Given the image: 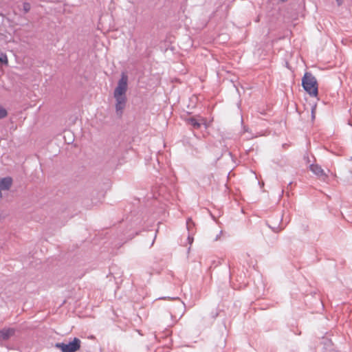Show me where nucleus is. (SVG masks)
Returning <instances> with one entry per match:
<instances>
[{"label": "nucleus", "instance_id": "1", "mask_svg": "<svg viewBox=\"0 0 352 352\" xmlns=\"http://www.w3.org/2000/svg\"><path fill=\"white\" fill-rule=\"evenodd\" d=\"M128 88V76L125 73H122L121 77L118 82V85L113 91V97L116 100V111L117 115L121 116L123 110L126 107L127 98L126 91Z\"/></svg>", "mask_w": 352, "mask_h": 352}, {"label": "nucleus", "instance_id": "2", "mask_svg": "<svg viewBox=\"0 0 352 352\" xmlns=\"http://www.w3.org/2000/svg\"><path fill=\"white\" fill-rule=\"evenodd\" d=\"M302 86L305 91L311 97L318 94V85L316 77L309 72H306L302 78Z\"/></svg>", "mask_w": 352, "mask_h": 352}, {"label": "nucleus", "instance_id": "3", "mask_svg": "<svg viewBox=\"0 0 352 352\" xmlns=\"http://www.w3.org/2000/svg\"><path fill=\"white\" fill-rule=\"evenodd\" d=\"M81 341L78 338H74L68 343L56 342L54 346L61 351V352H76L80 348Z\"/></svg>", "mask_w": 352, "mask_h": 352}, {"label": "nucleus", "instance_id": "4", "mask_svg": "<svg viewBox=\"0 0 352 352\" xmlns=\"http://www.w3.org/2000/svg\"><path fill=\"white\" fill-rule=\"evenodd\" d=\"M129 221L130 222V228L129 230H126L123 234L126 236L127 239H131L135 235L138 234L139 231H138L135 228L141 223V220L139 219V217H137L135 219H133L132 218L129 219V217H127Z\"/></svg>", "mask_w": 352, "mask_h": 352}, {"label": "nucleus", "instance_id": "5", "mask_svg": "<svg viewBox=\"0 0 352 352\" xmlns=\"http://www.w3.org/2000/svg\"><path fill=\"white\" fill-rule=\"evenodd\" d=\"M16 333V329L10 327H4L0 330V341H7Z\"/></svg>", "mask_w": 352, "mask_h": 352}, {"label": "nucleus", "instance_id": "6", "mask_svg": "<svg viewBox=\"0 0 352 352\" xmlns=\"http://www.w3.org/2000/svg\"><path fill=\"white\" fill-rule=\"evenodd\" d=\"M309 170L318 177L326 176L324 170L318 164H311L309 166Z\"/></svg>", "mask_w": 352, "mask_h": 352}, {"label": "nucleus", "instance_id": "7", "mask_svg": "<svg viewBox=\"0 0 352 352\" xmlns=\"http://www.w3.org/2000/svg\"><path fill=\"white\" fill-rule=\"evenodd\" d=\"M12 184V179L10 177H6L0 180V188L1 190H8Z\"/></svg>", "mask_w": 352, "mask_h": 352}, {"label": "nucleus", "instance_id": "8", "mask_svg": "<svg viewBox=\"0 0 352 352\" xmlns=\"http://www.w3.org/2000/svg\"><path fill=\"white\" fill-rule=\"evenodd\" d=\"M186 122L195 129H199L201 125V122L194 117L187 118Z\"/></svg>", "mask_w": 352, "mask_h": 352}, {"label": "nucleus", "instance_id": "9", "mask_svg": "<svg viewBox=\"0 0 352 352\" xmlns=\"http://www.w3.org/2000/svg\"><path fill=\"white\" fill-rule=\"evenodd\" d=\"M195 224L192 220L191 218H188L186 220V228L188 232V234H194L195 232Z\"/></svg>", "mask_w": 352, "mask_h": 352}, {"label": "nucleus", "instance_id": "10", "mask_svg": "<svg viewBox=\"0 0 352 352\" xmlns=\"http://www.w3.org/2000/svg\"><path fill=\"white\" fill-rule=\"evenodd\" d=\"M170 335V331L166 329L163 333L155 334V338L158 340L161 338L168 337Z\"/></svg>", "mask_w": 352, "mask_h": 352}, {"label": "nucleus", "instance_id": "11", "mask_svg": "<svg viewBox=\"0 0 352 352\" xmlns=\"http://www.w3.org/2000/svg\"><path fill=\"white\" fill-rule=\"evenodd\" d=\"M0 63L7 65L8 64V60L6 54H1L0 55Z\"/></svg>", "mask_w": 352, "mask_h": 352}, {"label": "nucleus", "instance_id": "12", "mask_svg": "<svg viewBox=\"0 0 352 352\" xmlns=\"http://www.w3.org/2000/svg\"><path fill=\"white\" fill-rule=\"evenodd\" d=\"M30 9H31V5L30 3L24 2L23 3V10L25 14H27L28 12H29Z\"/></svg>", "mask_w": 352, "mask_h": 352}, {"label": "nucleus", "instance_id": "13", "mask_svg": "<svg viewBox=\"0 0 352 352\" xmlns=\"http://www.w3.org/2000/svg\"><path fill=\"white\" fill-rule=\"evenodd\" d=\"M7 116V110L0 104V119L6 118Z\"/></svg>", "mask_w": 352, "mask_h": 352}, {"label": "nucleus", "instance_id": "14", "mask_svg": "<svg viewBox=\"0 0 352 352\" xmlns=\"http://www.w3.org/2000/svg\"><path fill=\"white\" fill-rule=\"evenodd\" d=\"M223 153H227V154H228V155L230 158H232V153H231V152H230V151H228L227 150V148H226V149H225V151H224V150H223V153L221 154V155L219 157H218V158H217V160H219L221 158V157L223 155Z\"/></svg>", "mask_w": 352, "mask_h": 352}, {"label": "nucleus", "instance_id": "15", "mask_svg": "<svg viewBox=\"0 0 352 352\" xmlns=\"http://www.w3.org/2000/svg\"><path fill=\"white\" fill-rule=\"evenodd\" d=\"M193 234H188V241L190 244H192V242H193V236H192Z\"/></svg>", "mask_w": 352, "mask_h": 352}, {"label": "nucleus", "instance_id": "16", "mask_svg": "<svg viewBox=\"0 0 352 352\" xmlns=\"http://www.w3.org/2000/svg\"><path fill=\"white\" fill-rule=\"evenodd\" d=\"M217 311H213L211 312V318L215 319L218 316Z\"/></svg>", "mask_w": 352, "mask_h": 352}, {"label": "nucleus", "instance_id": "17", "mask_svg": "<svg viewBox=\"0 0 352 352\" xmlns=\"http://www.w3.org/2000/svg\"><path fill=\"white\" fill-rule=\"evenodd\" d=\"M270 228H272V230L274 232H278V231H280V230H281L283 229V228H280L278 230H276V228H274H274L270 227ZM278 228H277V229H278Z\"/></svg>", "mask_w": 352, "mask_h": 352}, {"label": "nucleus", "instance_id": "18", "mask_svg": "<svg viewBox=\"0 0 352 352\" xmlns=\"http://www.w3.org/2000/svg\"><path fill=\"white\" fill-rule=\"evenodd\" d=\"M248 131H249L248 127L244 126H243V132H248Z\"/></svg>", "mask_w": 352, "mask_h": 352}, {"label": "nucleus", "instance_id": "19", "mask_svg": "<svg viewBox=\"0 0 352 352\" xmlns=\"http://www.w3.org/2000/svg\"><path fill=\"white\" fill-rule=\"evenodd\" d=\"M338 6H340L342 3V0H336Z\"/></svg>", "mask_w": 352, "mask_h": 352}, {"label": "nucleus", "instance_id": "20", "mask_svg": "<svg viewBox=\"0 0 352 352\" xmlns=\"http://www.w3.org/2000/svg\"><path fill=\"white\" fill-rule=\"evenodd\" d=\"M311 118H312V119L315 118V115H314V110H312V111H311Z\"/></svg>", "mask_w": 352, "mask_h": 352}, {"label": "nucleus", "instance_id": "21", "mask_svg": "<svg viewBox=\"0 0 352 352\" xmlns=\"http://www.w3.org/2000/svg\"><path fill=\"white\" fill-rule=\"evenodd\" d=\"M219 235H220V234H218V235H217V236H216V238H215V239H214L215 241H217V240L219 239Z\"/></svg>", "mask_w": 352, "mask_h": 352}, {"label": "nucleus", "instance_id": "22", "mask_svg": "<svg viewBox=\"0 0 352 352\" xmlns=\"http://www.w3.org/2000/svg\"><path fill=\"white\" fill-rule=\"evenodd\" d=\"M350 161L352 162V156L350 157ZM350 172L352 173V168L350 169Z\"/></svg>", "mask_w": 352, "mask_h": 352}, {"label": "nucleus", "instance_id": "23", "mask_svg": "<svg viewBox=\"0 0 352 352\" xmlns=\"http://www.w3.org/2000/svg\"><path fill=\"white\" fill-rule=\"evenodd\" d=\"M292 182H290L288 184V186H291V185H292Z\"/></svg>", "mask_w": 352, "mask_h": 352}, {"label": "nucleus", "instance_id": "24", "mask_svg": "<svg viewBox=\"0 0 352 352\" xmlns=\"http://www.w3.org/2000/svg\"><path fill=\"white\" fill-rule=\"evenodd\" d=\"M154 241H155V239H153V241H152V243H151V245H153V243H154Z\"/></svg>", "mask_w": 352, "mask_h": 352}, {"label": "nucleus", "instance_id": "25", "mask_svg": "<svg viewBox=\"0 0 352 352\" xmlns=\"http://www.w3.org/2000/svg\"><path fill=\"white\" fill-rule=\"evenodd\" d=\"M282 2H285L287 1V0H280Z\"/></svg>", "mask_w": 352, "mask_h": 352}]
</instances>
